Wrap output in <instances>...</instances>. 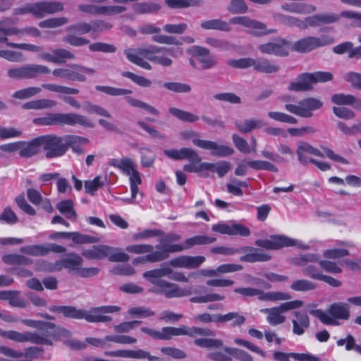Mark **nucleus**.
<instances>
[{
    "label": "nucleus",
    "instance_id": "f257e3e1",
    "mask_svg": "<svg viewBox=\"0 0 361 361\" xmlns=\"http://www.w3.org/2000/svg\"><path fill=\"white\" fill-rule=\"evenodd\" d=\"M140 331L154 340L168 341L173 336H188L191 338L201 336H214V332L208 328L180 326V327L165 326L161 331L149 327H141Z\"/></svg>",
    "mask_w": 361,
    "mask_h": 361
},
{
    "label": "nucleus",
    "instance_id": "f03ea898",
    "mask_svg": "<svg viewBox=\"0 0 361 361\" xmlns=\"http://www.w3.org/2000/svg\"><path fill=\"white\" fill-rule=\"evenodd\" d=\"M33 123L38 126H80L85 128H92L93 123L87 116L73 112L70 113H48L45 116L33 119Z\"/></svg>",
    "mask_w": 361,
    "mask_h": 361
},
{
    "label": "nucleus",
    "instance_id": "7ed1b4c3",
    "mask_svg": "<svg viewBox=\"0 0 361 361\" xmlns=\"http://www.w3.org/2000/svg\"><path fill=\"white\" fill-rule=\"evenodd\" d=\"M180 239V235L173 232L168 233L164 238L159 240V244L155 246L156 250L144 256L135 258L133 261V264H143L147 262L156 263L166 260L170 257L166 243H176Z\"/></svg>",
    "mask_w": 361,
    "mask_h": 361
},
{
    "label": "nucleus",
    "instance_id": "20e7f679",
    "mask_svg": "<svg viewBox=\"0 0 361 361\" xmlns=\"http://www.w3.org/2000/svg\"><path fill=\"white\" fill-rule=\"evenodd\" d=\"M314 315L325 325L338 326V320H348L350 316L349 305L345 302H334L331 304L326 312L317 310Z\"/></svg>",
    "mask_w": 361,
    "mask_h": 361
},
{
    "label": "nucleus",
    "instance_id": "39448f33",
    "mask_svg": "<svg viewBox=\"0 0 361 361\" xmlns=\"http://www.w3.org/2000/svg\"><path fill=\"white\" fill-rule=\"evenodd\" d=\"M49 310L54 313H61L66 318L75 319H85L90 323H99V322H109L112 320V318L106 315L93 314H91L90 310L87 311L82 309H77L73 306L61 305V306H51Z\"/></svg>",
    "mask_w": 361,
    "mask_h": 361
},
{
    "label": "nucleus",
    "instance_id": "423d86ee",
    "mask_svg": "<svg viewBox=\"0 0 361 361\" xmlns=\"http://www.w3.org/2000/svg\"><path fill=\"white\" fill-rule=\"evenodd\" d=\"M45 323L46 325H41L37 331L20 332V343L30 342L35 345H52L54 324L48 322Z\"/></svg>",
    "mask_w": 361,
    "mask_h": 361
},
{
    "label": "nucleus",
    "instance_id": "0eeeda50",
    "mask_svg": "<svg viewBox=\"0 0 361 361\" xmlns=\"http://www.w3.org/2000/svg\"><path fill=\"white\" fill-rule=\"evenodd\" d=\"M114 248L105 245H94L92 248L85 250L82 252L83 257L88 259H102L108 257L112 262H127L129 256L123 252H114Z\"/></svg>",
    "mask_w": 361,
    "mask_h": 361
},
{
    "label": "nucleus",
    "instance_id": "6e6552de",
    "mask_svg": "<svg viewBox=\"0 0 361 361\" xmlns=\"http://www.w3.org/2000/svg\"><path fill=\"white\" fill-rule=\"evenodd\" d=\"M39 139L41 147H43L47 158L59 157L66 153L65 135L58 136L54 134H49L39 136Z\"/></svg>",
    "mask_w": 361,
    "mask_h": 361
},
{
    "label": "nucleus",
    "instance_id": "1a4fd4ad",
    "mask_svg": "<svg viewBox=\"0 0 361 361\" xmlns=\"http://www.w3.org/2000/svg\"><path fill=\"white\" fill-rule=\"evenodd\" d=\"M82 262V258L80 255L71 252L68 255V257L57 260L54 264L42 260L40 266L49 271H60L64 268L68 269V272L77 275Z\"/></svg>",
    "mask_w": 361,
    "mask_h": 361
},
{
    "label": "nucleus",
    "instance_id": "9d476101",
    "mask_svg": "<svg viewBox=\"0 0 361 361\" xmlns=\"http://www.w3.org/2000/svg\"><path fill=\"white\" fill-rule=\"evenodd\" d=\"M95 71L93 68L76 63L68 65L64 68H56L52 71V74L56 78L81 82L86 81V75H93Z\"/></svg>",
    "mask_w": 361,
    "mask_h": 361
},
{
    "label": "nucleus",
    "instance_id": "9b49d317",
    "mask_svg": "<svg viewBox=\"0 0 361 361\" xmlns=\"http://www.w3.org/2000/svg\"><path fill=\"white\" fill-rule=\"evenodd\" d=\"M51 73V70L46 66L40 64H28L8 70V76L11 79L23 80L35 78L39 75H46Z\"/></svg>",
    "mask_w": 361,
    "mask_h": 361
},
{
    "label": "nucleus",
    "instance_id": "f8f14e48",
    "mask_svg": "<svg viewBox=\"0 0 361 361\" xmlns=\"http://www.w3.org/2000/svg\"><path fill=\"white\" fill-rule=\"evenodd\" d=\"M323 106V102L314 97H307L300 100L298 105L286 104L285 109L290 113L302 118L312 116V111L318 110Z\"/></svg>",
    "mask_w": 361,
    "mask_h": 361
},
{
    "label": "nucleus",
    "instance_id": "ddd939ff",
    "mask_svg": "<svg viewBox=\"0 0 361 361\" xmlns=\"http://www.w3.org/2000/svg\"><path fill=\"white\" fill-rule=\"evenodd\" d=\"M333 42L334 39L329 35H322L320 37L310 36L295 42L293 49L300 53H307L319 47L331 44Z\"/></svg>",
    "mask_w": 361,
    "mask_h": 361
},
{
    "label": "nucleus",
    "instance_id": "4468645a",
    "mask_svg": "<svg viewBox=\"0 0 361 361\" xmlns=\"http://www.w3.org/2000/svg\"><path fill=\"white\" fill-rule=\"evenodd\" d=\"M235 293H239L243 296L252 297L257 296V298L262 301H279L286 300L291 298L288 293L282 292H264L262 290L247 287L236 288L234 289Z\"/></svg>",
    "mask_w": 361,
    "mask_h": 361
},
{
    "label": "nucleus",
    "instance_id": "2eb2a0df",
    "mask_svg": "<svg viewBox=\"0 0 361 361\" xmlns=\"http://www.w3.org/2000/svg\"><path fill=\"white\" fill-rule=\"evenodd\" d=\"M216 238L204 235H194L185 239L182 243H166L169 252L176 253L192 248L195 245H209L216 242Z\"/></svg>",
    "mask_w": 361,
    "mask_h": 361
},
{
    "label": "nucleus",
    "instance_id": "dca6fc26",
    "mask_svg": "<svg viewBox=\"0 0 361 361\" xmlns=\"http://www.w3.org/2000/svg\"><path fill=\"white\" fill-rule=\"evenodd\" d=\"M44 353L42 348L32 346L26 348L24 352L16 350L7 346H0V354L16 359L15 361H32Z\"/></svg>",
    "mask_w": 361,
    "mask_h": 361
},
{
    "label": "nucleus",
    "instance_id": "f3484780",
    "mask_svg": "<svg viewBox=\"0 0 361 361\" xmlns=\"http://www.w3.org/2000/svg\"><path fill=\"white\" fill-rule=\"evenodd\" d=\"M149 292L157 295H163L167 298H181L192 294L191 288H182L178 285L165 280L159 281V283L156 287L150 289Z\"/></svg>",
    "mask_w": 361,
    "mask_h": 361
},
{
    "label": "nucleus",
    "instance_id": "a211bd4d",
    "mask_svg": "<svg viewBox=\"0 0 361 361\" xmlns=\"http://www.w3.org/2000/svg\"><path fill=\"white\" fill-rule=\"evenodd\" d=\"M318 262L319 267L326 272L341 274L342 269L336 263L329 260H319V256L314 253H307L295 258V264L298 266H305L307 263Z\"/></svg>",
    "mask_w": 361,
    "mask_h": 361
},
{
    "label": "nucleus",
    "instance_id": "6ab92c4d",
    "mask_svg": "<svg viewBox=\"0 0 361 361\" xmlns=\"http://www.w3.org/2000/svg\"><path fill=\"white\" fill-rule=\"evenodd\" d=\"M164 50H166V47L150 45L147 48L139 49L138 54H140L141 56L161 66H171L173 61L165 55Z\"/></svg>",
    "mask_w": 361,
    "mask_h": 361
},
{
    "label": "nucleus",
    "instance_id": "aec40b11",
    "mask_svg": "<svg viewBox=\"0 0 361 361\" xmlns=\"http://www.w3.org/2000/svg\"><path fill=\"white\" fill-rule=\"evenodd\" d=\"M63 4L59 1H42L32 3V15L37 18H42L47 15L61 12Z\"/></svg>",
    "mask_w": 361,
    "mask_h": 361
},
{
    "label": "nucleus",
    "instance_id": "412c9836",
    "mask_svg": "<svg viewBox=\"0 0 361 361\" xmlns=\"http://www.w3.org/2000/svg\"><path fill=\"white\" fill-rule=\"evenodd\" d=\"M230 23L235 25H241L252 30L251 33L255 36L266 35L275 32L274 30H267V26L262 22L252 20L247 16H237L230 19Z\"/></svg>",
    "mask_w": 361,
    "mask_h": 361
},
{
    "label": "nucleus",
    "instance_id": "4be33fe9",
    "mask_svg": "<svg viewBox=\"0 0 361 361\" xmlns=\"http://www.w3.org/2000/svg\"><path fill=\"white\" fill-rule=\"evenodd\" d=\"M212 231L214 233H218L224 235H240L247 237L250 235V230L247 226L240 224H228L224 221H220L217 224H213L211 228Z\"/></svg>",
    "mask_w": 361,
    "mask_h": 361
},
{
    "label": "nucleus",
    "instance_id": "5701e85b",
    "mask_svg": "<svg viewBox=\"0 0 361 361\" xmlns=\"http://www.w3.org/2000/svg\"><path fill=\"white\" fill-rule=\"evenodd\" d=\"M291 44L284 39H277L273 42L260 44L258 49L267 54H274L279 56H286L289 54Z\"/></svg>",
    "mask_w": 361,
    "mask_h": 361
},
{
    "label": "nucleus",
    "instance_id": "b1692460",
    "mask_svg": "<svg viewBox=\"0 0 361 361\" xmlns=\"http://www.w3.org/2000/svg\"><path fill=\"white\" fill-rule=\"evenodd\" d=\"M192 143L200 148L211 150L212 155L219 157H228L234 152L231 147L226 145H219L216 142L211 140L195 138L192 140Z\"/></svg>",
    "mask_w": 361,
    "mask_h": 361
},
{
    "label": "nucleus",
    "instance_id": "393cba45",
    "mask_svg": "<svg viewBox=\"0 0 361 361\" xmlns=\"http://www.w3.org/2000/svg\"><path fill=\"white\" fill-rule=\"evenodd\" d=\"M104 354L108 357H125L140 360L147 359L149 361H159V360L158 357L152 355L149 352L142 349L105 351Z\"/></svg>",
    "mask_w": 361,
    "mask_h": 361
},
{
    "label": "nucleus",
    "instance_id": "a878e982",
    "mask_svg": "<svg viewBox=\"0 0 361 361\" xmlns=\"http://www.w3.org/2000/svg\"><path fill=\"white\" fill-rule=\"evenodd\" d=\"M255 245L267 250H279L285 247L294 246L295 242L293 239L285 235H271L269 239L257 240Z\"/></svg>",
    "mask_w": 361,
    "mask_h": 361
},
{
    "label": "nucleus",
    "instance_id": "bb28decb",
    "mask_svg": "<svg viewBox=\"0 0 361 361\" xmlns=\"http://www.w3.org/2000/svg\"><path fill=\"white\" fill-rule=\"evenodd\" d=\"M205 260L204 256L182 255L171 259L169 264L175 268L195 269Z\"/></svg>",
    "mask_w": 361,
    "mask_h": 361
},
{
    "label": "nucleus",
    "instance_id": "cd10ccee",
    "mask_svg": "<svg viewBox=\"0 0 361 361\" xmlns=\"http://www.w3.org/2000/svg\"><path fill=\"white\" fill-rule=\"evenodd\" d=\"M240 252L244 255L240 257L241 262L255 263L267 262L271 259V255L257 248L245 246L240 248Z\"/></svg>",
    "mask_w": 361,
    "mask_h": 361
},
{
    "label": "nucleus",
    "instance_id": "c85d7f7f",
    "mask_svg": "<svg viewBox=\"0 0 361 361\" xmlns=\"http://www.w3.org/2000/svg\"><path fill=\"white\" fill-rule=\"evenodd\" d=\"M38 58L47 62L61 64L68 59H75V54L65 49H55L51 51V53L42 52Z\"/></svg>",
    "mask_w": 361,
    "mask_h": 361
},
{
    "label": "nucleus",
    "instance_id": "c756f323",
    "mask_svg": "<svg viewBox=\"0 0 361 361\" xmlns=\"http://www.w3.org/2000/svg\"><path fill=\"white\" fill-rule=\"evenodd\" d=\"M298 161L303 165L310 163L312 158H308V155H314L318 157H324V154L317 148L314 147L307 142H300L297 149Z\"/></svg>",
    "mask_w": 361,
    "mask_h": 361
},
{
    "label": "nucleus",
    "instance_id": "7c9ffc66",
    "mask_svg": "<svg viewBox=\"0 0 361 361\" xmlns=\"http://www.w3.org/2000/svg\"><path fill=\"white\" fill-rule=\"evenodd\" d=\"M191 54L202 63L203 69H209L216 64L214 59L210 56L209 50L205 47L195 46L191 48Z\"/></svg>",
    "mask_w": 361,
    "mask_h": 361
},
{
    "label": "nucleus",
    "instance_id": "2f4dec72",
    "mask_svg": "<svg viewBox=\"0 0 361 361\" xmlns=\"http://www.w3.org/2000/svg\"><path fill=\"white\" fill-rule=\"evenodd\" d=\"M295 319L292 320L293 332L298 336L302 335L310 326V318L305 312L295 311L293 313Z\"/></svg>",
    "mask_w": 361,
    "mask_h": 361
},
{
    "label": "nucleus",
    "instance_id": "473e14b6",
    "mask_svg": "<svg viewBox=\"0 0 361 361\" xmlns=\"http://www.w3.org/2000/svg\"><path fill=\"white\" fill-rule=\"evenodd\" d=\"M89 140L87 137H81L75 135H65V145L66 146V152L69 148L77 154H82L85 153L82 146L87 145Z\"/></svg>",
    "mask_w": 361,
    "mask_h": 361
},
{
    "label": "nucleus",
    "instance_id": "72a5a7b5",
    "mask_svg": "<svg viewBox=\"0 0 361 361\" xmlns=\"http://www.w3.org/2000/svg\"><path fill=\"white\" fill-rule=\"evenodd\" d=\"M19 155L23 158H29L37 154L41 147L39 136L31 140L30 142L20 141Z\"/></svg>",
    "mask_w": 361,
    "mask_h": 361
},
{
    "label": "nucleus",
    "instance_id": "f704fd0d",
    "mask_svg": "<svg viewBox=\"0 0 361 361\" xmlns=\"http://www.w3.org/2000/svg\"><path fill=\"white\" fill-rule=\"evenodd\" d=\"M283 11L298 14H310L316 11L317 8L312 4L300 2L286 3L281 5Z\"/></svg>",
    "mask_w": 361,
    "mask_h": 361
},
{
    "label": "nucleus",
    "instance_id": "c9c22d12",
    "mask_svg": "<svg viewBox=\"0 0 361 361\" xmlns=\"http://www.w3.org/2000/svg\"><path fill=\"white\" fill-rule=\"evenodd\" d=\"M12 20L10 18H6L0 20V42L10 43L8 41V36L18 35H20V30L16 27H11Z\"/></svg>",
    "mask_w": 361,
    "mask_h": 361
},
{
    "label": "nucleus",
    "instance_id": "e433bc0d",
    "mask_svg": "<svg viewBox=\"0 0 361 361\" xmlns=\"http://www.w3.org/2000/svg\"><path fill=\"white\" fill-rule=\"evenodd\" d=\"M109 165L119 169L126 175H130L135 169V163L130 158L127 157H123L121 159H111L109 161Z\"/></svg>",
    "mask_w": 361,
    "mask_h": 361
},
{
    "label": "nucleus",
    "instance_id": "4c0bfd02",
    "mask_svg": "<svg viewBox=\"0 0 361 361\" xmlns=\"http://www.w3.org/2000/svg\"><path fill=\"white\" fill-rule=\"evenodd\" d=\"M171 273V269L170 268L164 267L147 271L143 273V277L156 287L159 281H163V279H161V277L168 276Z\"/></svg>",
    "mask_w": 361,
    "mask_h": 361
},
{
    "label": "nucleus",
    "instance_id": "58836bf2",
    "mask_svg": "<svg viewBox=\"0 0 361 361\" xmlns=\"http://www.w3.org/2000/svg\"><path fill=\"white\" fill-rule=\"evenodd\" d=\"M254 70L264 73H274L280 70L278 64L265 58L255 59Z\"/></svg>",
    "mask_w": 361,
    "mask_h": 361
},
{
    "label": "nucleus",
    "instance_id": "ea45409f",
    "mask_svg": "<svg viewBox=\"0 0 361 361\" xmlns=\"http://www.w3.org/2000/svg\"><path fill=\"white\" fill-rule=\"evenodd\" d=\"M218 320L219 321V323H227L231 322V326L232 327H238L240 326L245 322L246 318L237 312H231L225 314H219Z\"/></svg>",
    "mask_w": 361,
    "mask_h": 361
},
{
    "label": "nucleus",
    "instance_id": "a19ab883",
    "mask_svg": "<svg viewBox=\"0 0 361 361\" xmlns=\"http://www.w3.org/2000/svg\"><path fill=\"white\" fill-rule=\"evenodd\" d=\"M230 24L231 23L221 20L220 19H212L202 22L201 27L204 30H217L220 31L229 32L231 30Z\"/></svg>",
    "mask_w": 361,
    "mask_h": 361
},
{
    "label": "nucleus",
    "instance_id": "79ce46f5",
    "mask_svg": "<svg viewBox=\"0 0 361 361\" xmlns=\"http://www.w3.org/2000/svg\"><path fill=\"white\" fill-rule=\"evenodd\" d=\"M262 312L267 313V320L271 326H276L283 324L286 317L282 314V311L278 307L267 308Z\"/></svg>",
    "mask_w": 361,
    "mask_h": 361
},
{
    "label": "nucleus",
    "instance_id": "37998d69",
    "mask_svg": "<svg viewBox=\"0 0 361 361\" xmlns=\"http://www.w3.org/2000/svg\"><path fill=\"white\" fill-rule=\"evenodd\" d=\"M204 169L207 171L216 172L219 177H224L231 169V165L226 161L218 163L204 162Z\"/></svg>",
    "mask_w": 361,
    "mask_h": 361
},
{
    "label": "nucleus",
    "instance_id": "c03bdc74",
    "mask_svg": "<svg viewBox=\"0 0 361 361\" xmlns=\"http://www.w3.org/2000/svg\"><path fill=\"white\" fill-rule=\"evenodd\" d=\"M161 8L159 4L154 2L136 3L133 6L134 12L140 15L156 13Z\"/></svg>",
    "mask_w": 361,
    "mask_h": 361
},
{
    "label": "nucleus",
    "instance_id": "a18cd8bd",
    "mask_svg": "<svg viewBox=\"0 0 361 361\" xmlns=\"http://www.w3.org/2000/svg\"><path fill=\"white\" fill-rule=\"evenodd\" d=\"M264 126V123L258 119H245L243 123L235 122L237 129L242 133H247L256 128H259Z\"/></svg>",
    "mask_w": 361,
    "mask_h": 361
},
{
    "label": "nucleus",
    "instance_id": "49530a36",
    "mask_svg": "<svg viewBox=\"0 0 361 361\" xmlns=\"http://www.w3.org/2000/svg\"><path fill=\"white\" fill-rule=\"evenodd\" d=\"M3 262L9 265H30L32 264V259L18 254H8L2 257Z\"/></svg>",
    "mask_w": 361,
    "mask_h": 361
},
{
    "label": "nucleus",
    "instance_id": "de8ad7c7",
    "mask_svg": "<svg viewBox=\"0 0 361 361\" xmlns=\"http://www.w3.org/2000/svg\"><path fill=\"white\" fill-rule=\"evenodd\" d=\"M169 112L172 116L183 122L194 123L200 118L199 116L195 114L176 107H171Z\"/></svg>",
    "mask_w": 361,
    "mask_h": 361
},
{
    "label": "nucleus",
    "instance_id": "09e8293b",
    "mask_svg": "<svg viewBox=\"0 0 361 361\" xmlns=\"http://www.w3.org/2000/svg\"><path fill=\"white\" fill-rule=\"evenodd\" d=\"M166 4L173 9L197 7L202 4L201 0H164Z\"/></svg>",
    "mask_w": 361,
    "mask_h": 361
},
{
    "label": "nucleus",
    "instance_id": "8fccbe9b",
    "mask_svg": "<svg viewBox=\"0 0 361 361\" xmlns=\"http://www.w3.org/2000/svg\"><path fill=\"white\" fill-rule=\"evenodd\" d=\"M300 74L298 78V82H291L288 85V90L294 92H304L311 90L312 85L310 82L303 75Z\"/></svg>",
    "mask_w": 361,
    "mask_h": 361
},
{
    "label": "nucleus",
    "instance_id": "3c124183",
    "mask_svg": "<svg viewBox=\"0 0 361 361\" xmlns=\"http://www.w3.org/2000/svg\"><path fill=\"white\" fill-rule=\"evenodd\" d=\"M42 87L49 91L56 92L63 94H77L79 93V90L73 87H66L57 84L46 83L42 84Z\"/></svg>",
    "mask_w": 361,
    "mask_h": 361
},
{
    "label": "nucleus",
    "instance_id": "603ef678",
    "mask_svg": "<svg viewBox=\"0 0 361 361\" xmlns=\"http://www.w3.org/2000/svg\"><path fill=\"white\" fill-rule=\"evenodd\" d=\"M302 75L310 82L311 85L312 83L328 82L333 78L331 73L324 71H317L312 73H304Z\"/></svg>",
    "mask_w": 361,
    "mask_h": 361
},
{
    "label": "nucleus",
    "instance_id": "864d4df0",
    "mask_svg": "<svg viewBox=\"0 0 361 361\" xmlns=\"http://www.w3.org/2000/svg\"><path fill=\"white\" fill-rule=\"evenodd\" d=\"M167 233L159 229H145L141 232L133 234V239L134 240H145L154 237H161L164 238Z\"/></svg>",
    "mask_w": 361,
    "mask_h": 361
},
{
    "label": "nucleus",
    "instance_id": "5fc2aeb1",
    "mask_svg": "<svg viewBox=\"0 0 361 361\" xmlns=\"http://www.w3.org/2000/svg\"><path fill=\"white\" fill-rule=\"evenodd\" d=\"M20 252L35 257L45 256L48 255V251L45 245H26L20 248Z\"/></svg>",
    "mask_w": 361,
    "mask_h": 361
},
{
    "label": "nucleus",
    "instance_id": "6e6d98bb",
    "mask_svg": "<svg viewBox=\"0 0 361 361\" xmlns=\"http://www.w3.org/2000/svg\"><path fill=\"white\" fill-rule=\"evenodd\" d=\"M95 89L101 92L105 93L111 96H121L132 94V90L123 88H117L106 85H97Z\"/></svg>",
    "mask_w": 361,
    "mask_h": 361
},
{
    "label": "nucleus",
    "instance_id": "4d7b16f0",
    "mask_svg": "<svg viewBox=\"0 0 361 361\" xmlns=\"http://www.w3.org/2000/svg\"><path fill=\"white\" fill-rule=\"evenodd\" d=\"M124 53L126 55V57L128 59V61H130L133 63L139 66L140 67L145 70L150 71L152 69V66L143 58H142L140 56L141 55L133 53L130 49H126L124 51Z\"/></svg>",
    "mask_w": 361,
    "mask_h": 361
},
{
    "label": "nucleus",
    "instance_id": "13d9d810",
    "mask_svg": "<svg viewBox=\"0 0 361 361\" xmlns=\"http://www.w3.org/2000/svg\"><path fill=\"white\" fill-rule=\"evenodd\" d=\"M316 288L315 283L307 279L295 280L290 285V288L295 291L306 292L313 290Z\"/></svg>",
    "mask_w": 361,
    "mask_h": 361
},
{
    "label": "nucleus",
    "instance_id": "bf43d9fd",
    "mask_svg": "<svg viewBox=\"0 0 361 361\" xmlns=\"http://www.w3.org/2000/svg\"><path fill=\"white\" fill-rule=\"evenodd\" d=\"M225 296L218 293H208L204 295L194 296L190 298V301L193 303H206L214 301H222Z\"/></svg>",
    "mask_w": 361,
    "mask_h": 361
},
{
    "label": "nucleus",
    "instance_id": "052dcab7",
    "mask_svg": "<svg viewBox=\"0 0 361 361\" xmlns=\"http://www.w3.org/2000/svg\"><path fill=\"white\" fill-rule=\"evenodd\" d=\"M77 244H87L97 242L96 237L85 235L78 232H68V238Z\"/></svg>",
    "mask_w": 361,
    "mask_h": 361
},
{
    "label": "nucleus",
    "instance_id": "680f3d73",
    "mask_svg": "<svg viewBox=\"0 0 361 361\" xmlns=\"http://www.w3.org/2000/svg\"><path fill=\"white\" fill-rule=\"evenodd\" d=\"M336 344L338 346H343L345 344L346 350H355L361 355V345L355 343V338L351 334L347 335L345 338L338 339L336 341Z\"/></svg>",
    "mask_w": 361,
    "mask_h": 361
},
{
    "label": "nucleus",
    "instance_id": "e2e57ef3",
    "mask_svg": "<svg viewBox=\"0 0 361 361\" xmlns=\"http://www.w3.org/2000/svg\"><path fill=\"white\" fill-rule=\"evenodd\" d=\"M66 30L70 33L81 35L90 32L92 27H90V23L79 22L69 25Z\"/></svg>",
    "mask_w": 361,
    "mask_h": 361
},
{
    "label": "nucleus",
    "instance_id": "0e129e2a",
    "mask_svg": "<svg viewBox=\"0 0 361 361\" xmlns=\"http://www.w3.org/2000/svg\"><path fill=\"white\" fill-rule=\"evenodd\" d=\"M196 346L206 348H219L223 346V342L214 338H196L194 340Z\"/></svg>",
    "mask_w": 361,
    "mask_h": 361
},
{
    "label": "nucleus",
    "instance_id": "69168bd1",
    "mask_svg": "<svg viewBox=\"0 0 361 361\" xmlns=\"http://www.w3.org/2000/svg\"><path fill=\"white\" fill-rule=\"evenodd\" d=\"M126 250L129 253L136 255H147L154 252V246L150 244L130 245L127 246Z\"/></svg>",
    "mask_w": 361,
    "mask_h": 361
},
{
    "label": "nucleus",
    "instance_id": "338daca9",
    "mask_svg": "<svg viewBox=\"0 0 361 361\" xmlns=\"http://www.w3.org/2000/svg\"><path fill=\"white\" fill-rule=\"evenodd\" d=\"M127 10V8L119 5H104L99 6V15L114 16L122 13Z\"/></svg>",
    "mask_w": 361,
    "mask_h": 361
},
{
    "label": "nucleus",
    "instance_id": "774afa93",
    "mask_svg": "<svg viewBox=\"0 0 361 361\" xmlns=\"http://www.w3.org/2000/svg\"><path fill=\"white\" fill-rule=\"evenodd\" d=\"M231 347H225L222 351H215L208 354V357L214 361H232Z\"/></svg>",
    "mask_w": 361,
    "mask_h": 361
}]
</instances>
